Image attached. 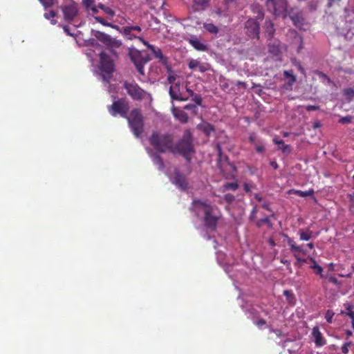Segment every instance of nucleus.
<instances>
[{
	"instance_id": "nucleus-1",
	"label": "nucleus",
	"mask_w": 354,
	"mask_h": 354,
	"mask_svg": "<svg viewBox=\"0 0 354 354\" xmlns=\"http://www.w3.org/2000/svg\"><path fill=\"white\" fill-rule=\"evenodd\" d=\"M174 136L171 133L153 131L149 138V142L153 149L162 153H171Z\"/></svg>"
},
{
	"instance_id": "nucleus-2",
	"label": "nucleus",
	"mask_w": 354,
	"mask_h": 354,
	"mask_svg": "<svg viewBox=\"0 0 354 354\" xmlns=\"http://www.w3.org/2000/svg\"><path fill=\"white\" fill-rule=\"evenodd\" d=\"M195 153L193 138L189 130H186L183 137L175 144L174 142L171 153L181 155L188 162L191 161L192 156Z\"/></svg>"
},
{
	"instance_id": "nucleus-3",
	"label": "nucleus",
	"mask_w": 354,
	"mask_h": 354,
	"mask_svg": "<svg viewBox=\"0 0 354 354\" xmlns=\"http://www.w3.org/2000/svg\"><path fill=\"white\" fill-rule=\"evenodd\" d=\"M126 118L134 136L140 138L144 131V117L141 110L137 108L132 109Z\"/></svg>"
},
{
	"instance_id": "nucleus-4",
	"label": "nucleus",
	"mask_w": 354,
	"mask_h": 354,
	"mask_svg": "<svg viewBox=\"0 0 354 354\" xmlns=\"http://www.w3.org/2000/svg\"><path fill=\"white\" fill-rule=\"evenodd\" d=\"M93 36L99 41L102 43L104 46L110 50L112 55L116 57L118 56L116 49L122 46V42L121 40L111 37L109 35L99 30L94 31Z\"/></svg>"
},
{
	"instance_id": "nucleus-5",
	"label": "nucleus",
	"mask_w": 354,
	"mask_h": 354,
	"mask_svg": "<svg viewBox=\"0 0 354 354\" xmlns=\"http://www.w3.org/2000/svg\"><path fill=\"white\" fill-rule=\"evenodd\" d=\"M203 212L205 226L212 230H215L222 216L219 208L216 205L207 206L206 209H203Z\"/></svg>"
},
{
	"instance_id": "nucleus-6",
	"label": "nucleus",
	"mask_w": 354,
	"mask_h": 354,
	"mask_svg": "<svg viewBox=\"0 0 354 354\" xmlns=\"http://www.w3.org/2000/svg\"><path fill=\"white\" fill-rule=\"evenodd\" d=\"M129 56L134 64L138 72L144 75V66L149 62L148 55L135 48H129Z\"/></svg>"
},
{
	"instance_id": "nucleus-7",
	"label": "nucleus",
	"mask_w": 354,
	"mask_h": 354,
	"mask_svg": "<svg viewBox=\"0 0 354 354\" xmlns=\"http://www.w3.org/2000/svg\"><path fill=\"white\" fill-rule=\"evenodd\" d=\"M266 6L268 11L276 17L286 18L287 16L286 0H267Z\"/></svg>"
},
{
	"instance_id": "nucleus-8",
	"label": "nucleus",
	"mask_w": 354,
	"mask_h": 354,
	"mask_svg": "<svg viewBox=\"0 0 354 354\" xmlns=\"http://www.w3.org/2000/svg\"><path fill=\"white\" fill-rule=\"evenodd\" d=\"M100 57V70L102 74V78L104 81L109 82L110 75L114 71V63L111 57L104 52H101Z\"/></svg>"
},
{
	"instance_id": "nucleus-9",
	"label": "nucleus",
	"mask_w": 354,
	"mask_h": 354,
	"mask_svg": "<svg viewBox=\"0 0 354 354\" xmlns=\"http://www.w3.org/2000/svg\"><path fill=\"white\" fill-rule=\"evenodd\" d=\"M107 109L109 113L112 116L115 117L120 115L122 118H127L129 109V104L126 98H120L115 100Z\"/></svg>"
},
{
	"instance_id": "nucleus-10",
	"label": "nucleus",
	"mask_w": 354,
	"mask_h": 354,
	"mask_svg": "<svg viewBox=\"0 0 354 354\" xmlns=\"http://www.w3.org/2000/svg\"><path fill=\"white\" fill-rule=\"evenodd\" d=\"M123 87L127 91L128 95L134 100L141 101L147 95V91L134 82H124Z\"/></svg>"
},
{
	"instance_id": "nucleus-11",
	"label": "nucleus",
	"mask_w": 354,
	"mask_h": 354,
	"mask_svg": "<svg viewBox=\"0 0 354 354\" xmlns=\"http://www.w3.org/2000/svg\"><path fill=\"white\" fill-rule=\"evenodd\" d=\"M245 32L252 39L259 38V24L254 19H249L245 24Z\"/></svg>"
},
{
	"instance_id": "nucleus-12",
	"label": "nucleus",
	"mask_w": 354,
	"mask_h": 354,
	"mask_svg": "<svg viewBox=\"0 0 354 354\" xmlns=\"http://www.w3.org/2000/svg\"><path fill=\"white\" fill-rule=\"evenodd\" d=\"M169 95L172 100L185 102L189 97H184L181 91V84L180 82L175 83L171 86L169 91Z\"/></svg>"
},
{
	"instance_id": "nucleus-13",
	"label": "nucleus",
	"mask_w": 354,
	"mask_h": 354,
	"mask_svg": "<svg viewBox=\"0 0 354 354\" xmlns=\"http://www.w3.org/2000/svg\"><path fill=\"white\" fill-rule=\"evenodd\" d=\"M62 12L65 20L71 21L77 15V8L75 3H73L70 5L64 6L62 7Z\"/></svg>"
},
{
	"instance_id": "nucleus-14",
	"label": "nucleus",
	"mask_w": 354,
	"mask_h": 354,
	"mask_svg": "<svg viewBox=\"0 0 354 354\" xmlns=\"http://www.w3.org/2000/svg\"><path fill=\"white\" fill-rule=\"evenodd\" d=\"M173 183L182 190H185L187 188L188 183L186 176L178 169L174 171Z\"/></svg>"
},
{
	"instance_id": "nucleus-15",
	"label": "nucleus",
	"mask_w": 354,
	"mask_h": 354,
	"mask_svg": "<svg viewBox=\"0 0 354 354\" xmlns=\"http://www.w3.org/2000/svg\"><path fill=\"white\" fill-rule=\"evenodd\" d=\"M289 16L296 26L300 27L304 24V18L303 14L298 9H291Z\"/></svg>"
},
{
	"instance_id": "nucleus-16",
	"label": "nucleus",
	"mask_w": 354,
	"mask_h": 354,
	"mask_svg": "<svg viewBox=\"0 0 354 354\" xmlns=\"http://www.w3.org/2000/svg\"><path fill=\"white\" fill-rule=\"evenodd\" d=\"M174 116L181 123H186L188 121V115L185 112L184 109L179 107L174 106L171 109Z\"/></svg>"
},
{
	"instance_id": "nucleus-17",
	"label": "nucleus",
	"mask_w": 354,
	"mask_h": 354,
	"mask_svg": "<svg viewBox=\"0 0 354 354\" xmlns=\"http://www.w3.org/2000/svg\"><path fill=\"white\" fill-rule=\"evenodd\" d=\"M283 236L286 239L287 241V243L288 245L290 248V250L293 252L294 253L297 254L298 252L302 253L305 254L306 253V251L303 248V246H298L295 244V242L292 239L289 237L287 234H283Z\"/></svg>"
},
{
	"instance_id": "nucleus-18",
	"label": "nucleus",
	"mask_w": 354,
	"mask_h": 354,
	"mask_svg": "<svg viewBox=\"0 0 354 354\" xmlns=\"http://www.w3.org/2000/svg\"><path fill=\"white\" fill-rule=\"evenodd\" d=\"M131 28L130 26H124L122 28H120L118 31L128 40L138 39L140 35L132 31Z\"/></svg>"
},
{
	"instance_id": "nucleus-19",
	"label": "nucleus",
	"mask_w": 354,
	"mask_h": 354,
	"mask_svg": "<svg viewBox=\"0 0 354 354\" xmlns=\"http://www.w3.org/2000/svg\"><path fill=\"white\" fill-rule=\"evenodd\" d=\"M312 335L315 338V344L317 346H323L326 344V340L323 337L318 326L313 327Z\"/></svg>"
},
{
	"instance_id": "nucleus-20",
	"label": "nucleus",
	"mask_w": 354,
	"mask_h": 354,
	"mask_svg": "<svg viewBox=\"0 0 354 354\" xmlns=\"http://www.w3.org/2000/svg\"><path fill=\"white\" fill-rule=\"evenodd\" d=\"M150 151V157L153 162V164L157 167L159 171L164 170L165 165L163 161L162 158L158 153L153 152L151 149H149Z\"/></svg>"
},
{
	"instance_id": "nucleus-21",
	"label": "nucleus",
	"mask_w": 354,
	"mask_h": 354,
	"mask_svg": "<svg viewBox=\"0 0 354 354\" xmlns=\"http://www.w3.org/2000/svg\"><path fill=\"white\" fill-rule=\"evenodd\" d=\"M189 68L191 70H194L196 68H198L199 71L201 73H205L208 71L209 67L207 64H203L201 63L197 59H191L188 64Z\"/></svg>"
},
{
	"instance_id": "nucleus-22",
	"label": "nucleus",
	"mask_w": 354,
	"mask_h": 354,
	"mask_svg": "<svg viewBox=\"0 0 354 354\" xmlns=\"http://www.w3.org/2000/svg\"><path fill=\"white\" fill-rule=\"evenodd\" d=\"M150 50L151 51L152 54L154 55V57L157 59H158L159 62L162 63L164 65H167V58L163 55L162 50L159 48H156L153 46H150Z\"/></svg>"
},
{
	"instance_id": "nucleus-23",
	"label": "nucleus",
	"mask_w": 354,
	"mask_h": 354,
	"mask_svg": "<svg viewBox=\"0 0 354 354\" xmlns=\"http://www.w3.org/2000/svg\"><path fill=\"white\" fill-rule=\"evenodd\" d=\"M345 20L347 24L348 28L351 29L354 28V8L350 10L345 8Z\"/></svg>"
},
{
	"instance_id": "nucleus-24",
	"label": "nucleus",
	"mask_w": 354,
	"mask_h": 354,
	"mask_svg": "<svg viewBox=\"0 0 354 354\" xmlns=\"http://www.w3.org/2000/svg\"><path fill=\"white\" fill-rule=\"evenodd\" d=\"M273 142L278 145L279 149L281 150L283 153H289L291 151L290 145H286L283 140H279L274 138L272 140Z\"/></svg>"
},
{
	"instance_id": "nucleus-25",
	"label": "nucleus",
	"mask_w": 354,
	"mask_h": 354,
	"mask_svg": "<svg viewBox=\"0 0 354 354\" xmlns=\"http://www.w3.org/2000/svg\"><path fill=\"white\" fill-rule=\"evenodd\" d=\"M299 234L301 241H308L313 236V232L309 228L299 230Z\"/></svg>"
},
{
	"instance_id": "nucleus-26",
	"label": "nucleus",
	"mask_w": 354,
	"mask_h": 354,
	"mask_svg": "<svg viewBox=\"0 0 354 354\" xmlns=\"http://www.w3.org/2000/svg\"><path fill=\"white\" fill-rule=\"evenodd\" d=\"M189 42L197 50L205 51L207 50V46L197 39H190Z\"/></svg>"
},
{
	"instance_id": "nucleus-27",
	"label": "nucleus",
	"mask_w": 354,
	"mask_h": 354,
	"mask_svg": "<svg viewBox=\"0 0 354 354\" xmlns=\"http://www.w3.org/2000/svg\"><path fill=\"white\" fill-rule=\"evenodd\" d=\"M196 10H205L209 5V0H192Z\"/></svg>"
},
{
	"instance_id": "nucleus-28",
	"label": "nucleus",
	"mask_w": 354,
	"mask_h": 354,
	"mask_svg": "<svg viewBox=\"0 0 354 354\" xmlns=\"http://www.w3.org/2000/svg\"><path fill=\"white\" fill-rule=\"evenodd\" d=\"M265 28H266V32L268 35V39H272L274 34V32H275V30L274 28V24L270 20L266 21Z\"/></svg>"
},
{
	"instance_id": "nucleus-29",
	"label": "nucleus",
	"mask_w": 354,
	"mask_h": 354,
	"mask_svg": "<svg viewBox=\"0 0 354 354\" xmlns=\"http://www.w3.org/2000/svg\"><path fill=\"white\" fill-rule=\"evenodd\" d=\"M268 50L271 54L275 56L278 55L281 52L279 42L273 41L270 43L268 44Z\"/></svg>"
},
{
	"instance_id": "nucleus-30",
	"label": "nucleus",
	"mask_w": 354,
	"mask_h": 354,
	"mask_svg": "<svg viewBox=\"0 0 354 354\" xmlns=\"http://www.w3.org/2000/svg\"><path fill=\"white\" fill-rule=\"evenodd\" d=\"M213 14L216 15L219 17H227L229 16V11L225 8L216 7L212 11Z\"/></svg>"
},
{
	"instance_id": "nucleus-31",
	"label": "nucleus",
	"mask_w": 354,
	"mask_h": 354,
	"mask_svg": "<svg viewBox=\"0 0 354 354\" xmlns=\"http://www.w3.org/2000/svg\"><path fill=\"white\" fill-rule=\"evenodd\" d=\"M288 193L289 194L295 193L301 197H306V196H312L314 194V190L311 189L308 191L303 192L301 190L291 189V190L288 191Z\"/></svg>"
},
{
	"instance_id": "nucleus-32",
	"label": "nucleus",
	"mask_w": 354,
	"mask_h": 354,
	"mask_svg": "<svg viewBox=\"0 0 354 354\" xmlns=\"http://www.w3.org/2000/svg\"><path fill=\"white\" fill-rule=\"evenodd\" d=\"M283 75L285 78L288 79V85L292 86L296 82V77L294 75L292 70L284 71Z\"/></svg>"
},
{
	"instance_id": "nucleus-33",
	"label": "nucleus",
	"mask_w": 354,
	"mask_h": 354,
	"mask_svg": "<svg viewBox=\"0 0 354 354\" xmlns=\"http://www.w3.org/2000/svg\"><path fill=\"white\" fill-rule=\"evenodd\" d=\"M310 260L313 263V264L310 266V268L313 270L314 272L316 274H319L320 275L321 277H323V275L322 274L323 268L319 265L317 264V263L314 259H311Z\"/></svg>"
},
{
	"instance_id": "nucleus-34",
	"label": "nucleus",
	"mask_w": 354,
	"mask_h": 354,
	"mask_svg": "<svg viewBox=\"0 0 354 354\" xmlns=\"http://www.w3.org/2000/svg\"><path fill=\"white\" fill-rule=\"evenodd\" d=\"M343 95L345 96L347 102H350L354 99V89L346 88L343 90Z\"/></svg>"
},
{
	"instance_id": "nucleus-35",
	"label": "nucleus",
	"mask_w": 354,
	"mask_h": 354,
	"mask_svg": "<svg viewBox=\"0 0 354 354\" xmlns=\"http://www.w3.org/2000/svg\"><path fill=\"white\" fill-rule=\"evenodd\" d=\"M95 19L96 20V21L100 23L103 26L111 27V28H114V29H115L117 30H120V27L118 26L114 25V24L109 23V22H106L103 18H102L100 17H95Z\"/></svg>"
},
{
	"instance_id": "nucleus-36",
	"label": "nucleus",
	"mask_w": 354,
	"mask_h": 354,
	"mask_svg": "<svg viewBox=\"0 0 354 354\" xmlns=\"http://www.w3.org/2000/svg\"><path fill=\"white\" fill-rule=\"evenodd\" d=\"M264 224L267 225L269 228H272V223L268 217L261 218L256 223L258 227H261Z\"/></svg>"
},
{
	"instance_id": "nucleus-37",
	"label": "nucleus",
	"mask_w": 354,
	"mask_h": 354,
	"mask_svg": "<svg viewBox=\"0 0 354 354\" xmlns=\"http://www.w3.org/2000/svg\"><path fill=\"white\" fill-rule=\"evenodd\" d=\"M204 28L209 32L216 34L218 32V28L213 24H205Z\"/></svg>"
},
{
	"instance_id": "nucleus-38",
	"label": "nucleus",
	"mask_w": 354,
	"mask_h": 354,
	"mask_svg": "<svg viewBox=\"0 0 354 354\" xmlns=\"http://www.w3.org/2000/svg\"><path fill=\"white\" fill-rule=\"evenodd\" d=\"M239 188V184L236 182L226 183L223 185L224 190L232 189L233 191L236 190Z\"/></svg>"
},
{
	"instance_id": "nucleus-39",
	"label": "nucleus",
	"mask_w": 354,
	"mask_h": 354,
	"mask_svg": "<svg viewBox=\"0 0 354 354\" xmlns=\"http://www.w3.org/2000/svg\"><path fill=\"white\" fill-rule=\"evenodd\" d=\"M98 7L102 10L106 14L113 17L115 15V12L109 6H106L102 3H100Z\"/></svg>"
},
{
	"instance_id": "nucleus-40",
	"label": "nucleus",
	"mask_w": 354,
	"mask_h": 354,
	"mask_svg": "<svg viewBox=\"0 0 354 354\" xmlns=\"http://www.w3.org/2000/svg\"><path fill=\"white\" fill-rule=\"evenodd\" d=\"M183 109L191 111L194 115H197V114H198V108H197L196 105H195V104H187L183 107Z\"/></svg>"
},
{
	"instance_id": "nucleus-41",
	"label": "nucleus",
	"mask_w": 354,
	"mask_h": 354,
	"mask_svg": "<svg viewBox=\"0 0 354 354\" xmlns=\"http://www.w3.org/2000/svg\"><path fill=\"white\" fill-rule=\"evenodd\" d=\"M223 3L224 5V8H225L228 11L232 7H235L236 6V0H223Z\"/></svg>"
},
{
	"instance_id": "nucleus-42",
	"label": "nucleus",
	"mask_w": 354,
	"mask_h": 354,
	"mask_svg": "<svg viewBox=\"0 0 354 354\" xmlns=\"http://www.w3.org/2000/svg\"><path fill=\"white\" fill-rule=\"evenodd\" d=\"M198 205L202 206L203 209H206L207 206H212V205L208 204L206 201L194 200L193 201V205L197 207Z\"/></svg>"
},
{
	"instance_id": "nucleus-43",
	"label": "nucleus",
	"mask_w": 354,
	"mask_h": 354,
	"mask_svg": "<svg viewBox=\"0 0 354 354\" xmlns=\"http://www.w3.org/2000/svg\"><path fill=\"white\" fill-rule=\"evenodd\" d=\"M294 257L296 259L295 266L297 268H301L302 265L306 262V259L300 258L296 253H294Z\"/></svg>"
},
{
	"instance_id": "nucleus-44",
	"label": "nucleus",
	"mask_w": 354,
	"mask_h": 354,
	"mask_svg": "<svg viewBox=\"0 0 354 354\" xmlns=\"http://www.w3.org/2000/svg\"><path fill=\"white\" fill-rule=\"evenodd\" d=\"M192 100L195 102V105L201 106L203 102V99L201 95L195 93L194 95L191 96Z\"/></svg>"
},
{
	"instance_id": "nucleus-45",
	"label": "nucleus",
	"mask_w": 354,
	"mask_h": 354,
	"mask_svg": "<svg viewBox=\"0 0 354 354\" xmlns=\"http://www.w3.org/2000/svg\"><path fill=\"white\" fill-rule=\"evenodd\" d=\"M45 8H50L55 5L57 0H39Z\"/></svg>"
},
{
	"instance_id": "nucleus-46",
	"label": "nucleus",
	"mask_w": 354,
	"mask_h": 354,
	"mask_svg": "<svg viewBox=\"0 0 354 354\" xmlns=\"http://www.w3.org/2000/svg\"><path fill=\"white\" fill-rule=\"evenodd\" d=\"M203 131L207 136H209L211 132L214 131V128L211 124L207 123L203 126Z\"/></svg>"
},
{
	"instance_id": "nucleus-47",
	"label": "nucleus",
	"mask_w": 354,
	"mask_h": 354,
	"mask_svg": "<svg viewBox=\"0 0 354 354\" xmlns=\"http://www.w3.org/2000/svg\"><path fill=\"white\" fill-rule=\"evenodd\" d=\"M353 345V343L352 342H345L342 348H341V350H342V352L344 353V354H347L348 352H349V348Z\"/></svg>"
},
{
	"instance_id": "nucleus-48",
	"label": "nucleus",
	"mask_w": 354,
	"mask_h": 354,
	"mask_svg": "<svg viewBox=\"0 0 354 354\" xmlns=\"http://www.w3.org/2000/svg\"><path fill=\"white\" fill-rule=\"evenodd\" d=\"M335 313L331 310H328L325 314V318L328 323L330 324L333 322V318Z\"/></svg>"
},
{
	"instance_id": "nucleus-49",
	"label": "nucleus",
	"mask_w": 354,
	"mask_h": 354,
	"mask_svg": "<svg viewBox=\"0 0 354 354\" xmlns=\"http://www.w3.org/2000/svg\"><path fill=\"white\" fill-rule=\"evenodd\" d=\"M256 151L259 153L265 151V146L262 142H259L254 145Z\"/></svg>"
},
{
	"instance_id": "nucleus-50",
	"label": "nucleus",
	"mask_w": 354,
	"mask_h": 354,
	"mask_svg": "<svg viewBox=\"0 0 354 354\" xmlns=\"http://www.w3.org/2000/svg\"><path fill=\"white\" fill-rule=\"evenodd\" d=\"M224 200L229 204L232 203L235 201V197L232 194H226L224 196Z\"/></svg>"
},
{
	"instance_id": "nucleus-51",
	"label": "nucleus",
	"mask_w": 354,
	"mask_h": 354,
	"mask_svg": "<svg viewBox=\"0 0 354 354\" xmlns=\"http://www.w3.org/2000/svg\"><path fill=\"white\" fill-rule=\"evenodd\" d=\"M352 121V117L351 116H345L342 117L339 119V122L341 124H348L351 122Z\"/></svg>"
},
{
	"instance_id": "nucleus-52",
	"label": "nucleus",
	"mask_w": 354,
	"mask_h": 354,
	"mask_svg": "<svg viewBox=\"0 0 354 354\" xmlns=\"http://www.w3.org/2000/svg\"><path fill=\"white\" fill-rule=\"evenodd\" d=\"M56 16V12L54 10H50L48 12L44 14V17L47 19H53Z\"/></svg>"
},
{
	"instance_id": "nucleus-53",
	"label": "nucleus",
	"mask_w": 354,
	"mask_h": 354,
	"mask_svg": "<svg viewBox=\"0 0 354 354\" xmlns=\"http://www.w3.org/2000/svg\"><path fill=\"white\" fill-rule=\"evenodd\" d=\"M217 149H218V160L221 161L223 158L221 148L219 145H217ZM223 159H225L227 161L228 160V158L226 156H223Z\"/></svg>"
},
{
	"instance_id": "nucleus-54",
	"label": "nucleus",
	"mask_w": 354,
	"mask_h": 354,
	"mask_svg": "<svg viewBox=\"0 0 354 354\" xmlns=\"http://www.w3.org/2000/svg\"><path fill=\"white\" fill-rule=\"evenodd\" d=\"M131 26V29L132 30V31H133L135 33L138 34V35L141 33L142 32V28L140 26Z\"/></svg>"
},
{
	"instance_id": "nucleus-55",
	"label": "nucleus",
	"mask_w": 354,
	"mask_h": 354,
	"mask_svg": "<svg viewBox=\"0 0 354 354\" xmlns=\"http://www.w3.org/2000/svg\"><path fill=\"white\" fill-rule=\"evenodd\" d=\"M139 41H140L145 46L147 47L148 49L150 50V46H153V45L150 44L147 41H146L142 36L140 35V37L138 39Z\"/></svg>"
},
{
	"instance_id": "nucleus-56",
	"label": "nucleus",
	"mask_w": 354,
	"mask_h": 354,
	"mask_svg": "<svg viewBox=\"0 0 354 354\" xmlns=\"http://www.w3.org/2000/svg\"><path fill=\"white\" fill-rule=\"evenodd\" d=\"M306 109L307 111H317L319 109V106L317 105H307Z\"/></svg>"
},
{
	"instance_id": "nucleus-57",
	"label": "nucleus",
	"mask_w": 354,
	"mask_h": 354,
	"mask_svg": "<svg viewBox=\"0 0 354 354\" xmlns=\"http://www.w3.org/2000/svg\"><path fill=\"white\" fill-rule=\"evenodd\" d=\"M341 0H328V6L333 7L335 5L339 6Z\"/></svg>"
},
{
	"instance_id": "nucleus-58",
	"label": "nucleus",
	"mask_w": 354,
	"mask_h": 354,
	"mask_svg": "<svg viewBox=\"0 0 354 354\" xmlns=\"http://www.w3.org/2000/svg\"><path fill=\"white\" fill-rule=\"evenodd\" d=\"M327 278L328 280L334 285H337L339 283L337 279L333 276H328Z\"/></svg>"
},
{
	"instance_id": "nucleus-59",
	"label": "nucleus",
	"mask_w": 354,
	"mask_h": 354,
	"mask_svg": "<svg viewBox=\"0 0 354 354\" xmlns=\"http://www.w3.org/2000/svg\"><path fill=\"white\" fill-rule=\"evenodd\" d=\"M248 140H249L250 142H251L254 145L255 144H257V142H256V134L254 133H251L250 135L249 138H248Z\"/></svg>"
},
{
	"instance_id": "nucleus-60",
	"label": "nucleus",
	"mask_w": 354,
	"mask_h": 354,
	"mask_svg": "<svg viewBox=\"0 0 354 354\" xmlns=\"http://www.w3.org/2000/svg\"><path fill=\"white\" fill-rule=\"evenodd\" d=\"M176 79V76L173 74H169L167 77V81L169 84H173Z\"/></svg>"
},
{
	"instance_id": "nucleus-61",
	"label": "nucleus",
	"mask_w": 354,
	"mask_h": 354,
	"mask_svg": "<svg viewBox=\"0 0 354 354\" xmlns=\"http://www.w3.org/2000/svg\"><path fill=\"white\" fill-rule=\"evenodd\" d=\"M266 322L265 319H259V320L257 321L256 322V325L258 326V327H262L263 326L266 325Z\"/></svg>"
},
{
	"instance_id": "nucleus-62",
	"label": "nucleus",
	"mask_w": 354,
	"mask_h": 354,
	"mask_svg": "<svg viewBox=\"0 0 354 354\" xmlns=\"http://www.w3.org/2000/svg\"><path fill=\"white\" fill-rule=\"evenodd\" d=\"M256 214H257V207H254L252 210L251 211L250 218L252 220L254 219L256 217Z\"/></svg>"
},
{
	"instance_id": "nucleus-63",
	"label": "nucleus",
	"mask_w": 354,
	"mask_h": 354,
	"mask_svg": "<svg viewBox=\"0 0 354 354\" xmlns=\"http://www.w3.org/2000/svg\"><path fill=\"white\" fill-rule=\"evenodd\" d=\"M262 207L268 211H270V204L268 202H263L262 204Z\"/></svg>"
},
{
	"instance_id": "nucleus-64",
	"label": "nucleus",
	"mask_w": 354,
	"mask_h": 354,
	"mask_svg": "<svg viewBox=\"0 0 354 354\" xmlns=\"http://www.w3.org/2000/svg\"><path fill=\"white\" fill-rule=\"evenodd\" d=\"M345 314L352 319V322H354V311L346 312Z\"/></svg>"
}]
</instances>
